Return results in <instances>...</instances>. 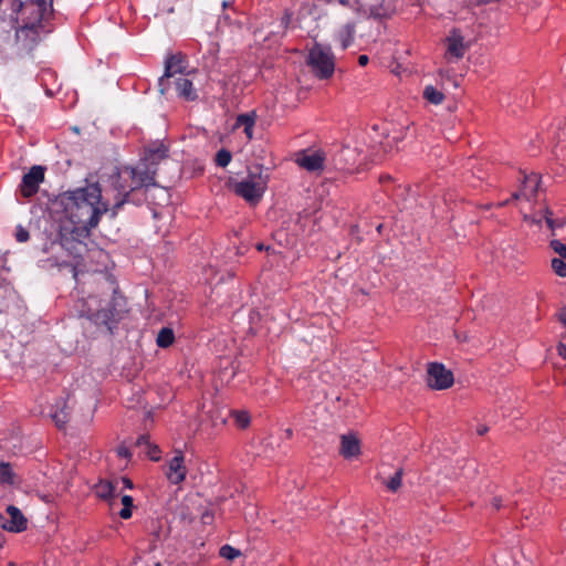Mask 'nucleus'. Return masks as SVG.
I'll return each mask as SVG.
<instances>
[{
  "instance_id": "f257e3e1",
  "label": "nucleus",
  "mask_w": 566,
  "mask_h": 566,
  "mask_svg": "<svg viewBox=\"0 0 566 566\" xmlns=\"http://www.w3.org/2000/svg\"><path fill=\"white\" fill-rule=\"evenodd\" d=\"M64 211V220L60 224L62 239L81 241L88 237L101 217L108 211L107 203L102 201V190L97 184L64 192L59 199Z\"/></svg>"
},
{
  "instance_id": "f03ea898",
  "label": "nucleus",
  "mask_w": 566,
  "mask_h": 566,
  "mask_svg": "<svg viewBox=\"0 0 566 566\" xmlns=\"http://www.w3.org/2000/svg\"><path fill=\"white\" fill-rule=\"evenodd\" d=\"M169 164L168 148L160 143L146 148L145 156L137 166L120 167L113 179L114 189L117 191L112 208L113 216L128 201L132 191L156 186V177L159 176L163 167Z\"/></svg>"
},
{
  "instance_id": "7ed1b4c3",
  "label": "nucleus",
  "mask_w": 566,
  "mask_h": 566,
  "mask_svg": "<svg viewBox=\"0 0 566 566\" xmlns=\"http://www.w3.org/2000/svg\"><path fill=\"white\" fill-rule=\"evenodd\" d=\"M307 65L319 80L332 77L335 71V57L331 46L316 42L308 51Z\"/></svg>"
},
{
  "instance_id": "20e7f679",
  "label": "nucleus",
  "mask_w": 566,
  "mask_h": 566,
  "mask_svg": "<svg viewBox=\"0 0 566 566\" xmlns=\"http://www.w3.org/2000/svg\"><path fill=\"white\" fill-rule=\"evenodd\" d=\"M188 61L185 54L178 52L168 54L165 60L164 75L158 80L159 92L165 95L171 91L172 80L189 75Z\"/></svg>"
},
{
  "instance_id": "39448f33",
  "label": "nucleus",
  "mask_w": 566,
  "mask_h": 566,
  "mask_svg": "<svg viewBox=\"0 0 566 566\" xmlns=\"http://www.w3.org/2000/svg\"><path fill=\"white\" fill-rule=\"evenodd\" d=\"M427 385L436 390H444L453 385V374L440 363H430L427 368Z\"/></svg>"
},
{
  "instance_id": "423d86ee",
  "label": "nucleus",
  "mask_w": 566,
  "mask_h": 566,
  "mask_svg": "<svg viewBox=\"0 0 566 566\" xmlns=\"http://www.w3.org/2000/svg\"><path fill=\"white\" fill-rule=\"evenodd\" d=\"M357 4L356 12L365 17L381 19L389 17L392 12L390 6L385 4V0H354Z\"/></svg>"
},
{
  "instance_id": "0eeeda50",
  "label": "nucleus",
  "mask_w": 566,
  "mask_h": 566,
  "mask_svg": "<svg viewBox=\"0 0 566 566\" xmlns=\"http://www.w3.org/2000/svg\"><path fill=\"white\" fill-rule=\"evenodd\" d=\"M234 192L249 203L255 205L261 200L264 187L254 178H248L234 185Z\"/></svg>"
},
{
  "instance_id": "6e6552de",
  "label": "nucleus",
  "mask_w": 566,
  "mask_h": 566,
  "mask_svg": "<svg viewBox=\"0 0 566 566\" xmlns=\"http://www.w3.org/2000/svg\"><path fill=\"white\" fill-rule=\"evenodd\" d=\"M45 169L42 166H33L23 175L20 185L21 195L30 198L39 191L40 184L44 180Z\"/></svg>"
},
{
  "instance_id": "1a4fd4ad",
  "label": "nucleus",
  "mask_w": 566,
  "mask_h": 566,
  "mask_svg": "<svg viewBox=\"0 0 566 566\" xmlns=\"http://www.w3.org/2000/svg\"><path fill=\"white\" fill-rule=\"evenodd\" d=\"M539 182V175L535 172L525 174L520 190L512 193L511 200H518L521 198L527 201L532 200L537 195Z\"/></svg>"
},
{
  "instance_id": "9d476101",
  "label": "nucleus",
  "mask_w": 566,
  "mask_h": 566,
  "mask_svg": "<svg viewBox=\"0 0 566 566\" xmlns=\"http://www.w3.org/2000/svg\"><path fill=\"white\" fill-rule=\"evenodd\" d=\"M296 163L307 171H321L324 169L325 154L322 150H303L297 155Z\"/></svg>"
},
{
  "instance_id": "9b49d317",
  "label": "nucleus",
  "mask_w": 566,
  "mask_h": 566,
  "mask_svg": "<svg viewBox=\"0 0 566 566\" xmlns=\"http://www.w3.org/2000/svg\"><path fill=\"white\" fill-rule=\"evenodd\" d=\"M186 474L185 457L178 451L168 462L166 476L170 483L179 484L186 479Z\"/></svg>"
},
{
  "instance_id": "f8f14e48",
  "label": "nucleus",
  "mask_w": 566,
  "mask_h": 566,
  "mask_svg": "<svg viewBox=\"0 0 566 566\" xmlns=\"http://www.w3.org/2000/svg\"><path fill=\"white\" fill-rule=\"evenodd\" d=\"M95 302V297L90 296L87 300L88 307L87 310L81 312V316L87 317L95 324H108L112 319H114L115 313L113 307L106 306L101 308H92L91 305Z\"/></svg>"
},
{
  "instance_id": "ddd939ff",
  "label": "nucleus",
  "mask_w": 566,
  "mask_h": 566,
  "mask_svg": "<svg viewBox=\"0 0 566 566\" xmlns=\"http://www.w3.org/2000/svg\"><path fill=\"white\" fill-rule=\"evenodd\" d=\"M447 55L460 60L464 56L468 45L464 44V38L459 29H452L446 39Z\"/></svg>"
},
{
  "instance_id": "4468645a",
  "label": "nucleus",
  "mask_w": 566,
  "mask_h": 566,
  "mask_svg": "<svg viewBox=\"0 0 566 566\" xmlns=\"http://www.w3.org/2000/svg\"><path fill=\"white\" fill-rule=\"evenodd\" d=\"M549 248L558 255L551 261L552 270L557 276L566 277V244L553 239L549 241Z\"/></svg>"
},
{
  "instance_id": "2eb2a0df",
  "label": "nucleus",
  "mask_w": 566,
  "mask_h": 566,
  "mask_svg": "<svg viewBox=\"0 0 566 566\" xmlns=\"http://www.w3.org/2000/svg\"><path fill=\"white\" fill-rule=\"evenodd\" d=\"M186 76H179L172 80L171 90L174 88L176 95L186 99L195 101L197 98L196 90L193 88L192 81Z\"/></svg>"
},
{
  "instance_id": "dca6fc26",
  "label": "nucleus",
  "mask_w": 566,
  "mask_h": 566,
  "mask_svg": "<svg viewBox=\"0 0 566 566\" xmlns=\"http://www.w3.org/2000/svg\"><path fill=\"white\" fill-rule=\"evenodd\" d=\"M6 513L8 517V525H6L8 531L22 532L27 528V518L17 506L9 505Z\"/></svg>"
},
{
  "instance_id": "f3484780",
  "label": "nucleus",
  "mask_w": 566,
  "mask_h": 566,
  "mask_svg": "<svg viewBox=\"0 0 566 566\" xmlns=\"http://www.w3.org/2000/svg\"><path fill=\"white\" fill-rule=\"evenodd\" d=\"M187 137L192 140V146L207 150L211 144L209 132L202 127H189L187 130Z\"/></svg>"
},
{
  "instance_id": "a211bd4d",
  "label": "nucleus",
  "mask_w": 566,
  "mask_h": 566,
  "mask_svg": "<svg viewBox=\"0 0 566 566\" xmlns=\"http://www.w3.org/2000/svg\"><path fill=\"white\" fill-rule=\"evenodd\" d=\"M339 452L345 459L357 457L360 453L359 440L353 434H343Z\"/></svg>"
},
{
  "instance_id": "6ab92c4d",
  "label": "nucleus",
  "mask_w": 566,
  "mask_h": 566,
  "mask_svg": "<svg viewBox=\"0 0 566 566\" xmlns=\"http://www.w3.org/2000/svg\"><path fill=\"white\" fill-rule=\"evenodd\" d=\"M117 484L118 482L99 481L94 488L95 494L102 500L109 501L117 496Z\"/></svg>"
},
{
  "instance_id": "aec40b11",
  "label": "nucleus",
  "mask_w": 566,
  "mask_h": 566,
  "mask_svg": "<svg viewBox=\"0 0 566 566\" xmlns=\"http://www.w3.org/2000/svg\"><path fill=\"white\" fill-rule=\"evenodd\" d=\"M356 33V24L355 22H347L342 29L337 32V40L339 41L342 49L346 50L354 42Z\"/></svg>"
},
{
  "instance_id": "412c9836",
  "label": "nucleus",
  "mask_w": 566,
  "mask_h": 566,
  "mask_svg": "<svg viewBox=\"0 0 566 566\" xmlns=\"http://www.w3.org/2000/svg\"><path fill=\"white\" fill-rule=\"evenodd\" d=\"M255 113H244L240 114L237 119L234 127H243L244 134L247 135L248 139H252L253 137V127L255 124Z\"/></svg>"
},
{
  "instance_id": "4be33fe9",
  "label": "nucleus",
  "mask_w": 566,
  "mask_h": 566,
  "mask_svg": "<svg viewBox=\"0 0 566 566\" xmlns=\"http://www.w3.org/2000/svg\"><path fill=\"white\" fill-rule=\"evenodd\" d=\"M233 359L230 356L220 357L219 359V377L223 381H229L235 375V368L233 366Z\"/></svg>"
},
{
  "instance_id": "5701e85b",
  "label": "nucleus",
  "mask_w": 566,
  "mask_h": 566,
  "mask_svg": "<svg viewBox=\"0 0 566 566\" xmlns=\"http://www.w3.org/2000/svg\"><path fill=\"white\" fill-rule=\"evenodd\" d=\"M553 214L554 213L549 208H545L543 211V218L554 234L556 229H560L565 226L566 220L565 218H553Z\"/></svg>"
},
{
  "instance_id": "b1692460",
  "label": "nucleus",
  "mask_w": 566,
  "mask_h": 566,
  "mask_svg": "<svg viewBox=\"0 0 566 566\" xmlns=\"http://www.w3.org/2000/svg\"><path fill=\"white\" fill-rule=\"evenodd\" d=\"M229 416L233 418L234 424L239 429H247L251 422V417L245 410H230Z\"/></svg>"
},
{
  "instance_id": "393cba45",
  "label": "nucleus",
  "mask_w": 566,
  "mask_h": 566,
  "mask_svg": "<svg viewBox=\"0 0 566 566\" xmlns=\"http://www.w3.org/2000/svg\"><path fill=\"white\" fill-rule=\"evenodd\" d=\"M175 340L174 331L169 327H163L157 335L156 343L160 348H167L172 345Z\"/></svg>"
},
{
  "instance_id": "a878e982",
  "label": "nucleus",
  "mask_w": 566,
  "mask_h": 566,
  "mask_svg": "<svg viewBox=\"0 0 566 566\" xmlns=\"http://www.w3.org/2000/svg\"><path fill=\"white\" fill-rule=\"evenodd\" d=\"M423 97L434 105L441 104L444 99L443 93L431 85L424 87Z\"/></svg>"
},
{
  "instance_id": "bb28decb",
  "label": "nucleus",
  "mask_w": 566,
  "mask_h": 566,
  "mask_svg": "<svg viewBox=\"0 0 566 566\" xmlns=\"http://www.w3.org/2000/svg\"><path fill=\"white\" fill-rule=\"evenodd\" d=\"M120 502L123 504V509L118 512V515L123 520H128L132 517L133 514V506H134V500L130 495H123L120 497Z\"/></svg>"
},
{
  "instance_id": "cd10ccee",
  "label": "nucleus",
  "mask_w": 566,
  "mask_h": 566,
  "mask_svg": "<svg viewBox=\"0 0 566 566\" xmlns=\"http://www.w3.org/2000/svg\"><path fill=\"white\" fill-rule=\"evenodd\" d=\"M219 555L220 557L227 559V560H233L235 559L237 557L241 556L242 553L240 549L231 546V545H223L220 547L219 549Z\"/></svg>"
},
{
  "instance_id": "c85d7f7f",
  "label": "nucleus",
  "mask_w": 566,
  "mask_h": 566,
  "mask_svg": "<svg viewBox=\"0 0 566 566\" xmlns=\"http://www.w3.org/2000/svg\"><path fill=\"white\" fill-rule=\"evenodd\" d=\"M13 471L9 463H0V483L13 484Z\"/></svg>"
},
{
  "instance_id": "c756f323",
  "label": "nucleus",
  "mask_w": 566,
  "mask_h": 566,
  "mask_svg": "<svg viewBox=\"0 0 566 566\" xmlns=\"http://www.w3.org/2000/svg\"><path fill=\"white\" fill-rule=\"evenodd\" d=\"M403 470L398 469L395 474L386 482V486L390 492H397L401 486Z\"/></svg>"
},
{
  "instance_id": "7c9ffc66",
  "label": "nucleus",
  "mask_w": 566,
  "mask_h": 566,
  "mask_svg": "<svg viewBox=\"0 0 566 566\" xmlns=\"http://www.w3.org/2000/svg\"><path fill=\"white\" fill-rule=\"evenodd\" d=\"M232 159V154L226 148L220 149L214 156V163L219 167H227Z\"/></svg>"
},
{
  "instance_id": "2f4dec72",
  "label": "nucleus",
  "mask_w": 566,
  "mask_h": 566,
  "mask_svg": "<svg viewBox=\"0 0 566 566\" xmlns=\"http://www.w3.org/2000/svg\"><path fill=\"white\" fill-rule=\"evenodd\" d=\"M52 419L59 428H63L65 423L69 421V413L65 411V407L60 411H55L52 415Z\"/></svg>"
},
{
  "instance_id": "473e14b6",
  "label": "nucleus",
  "mask_w": 566,
  "mask_h": 566,
  "mask_svg": "<svg viewBox=\"0 0 566 566\" xmlns=\"http://www.w3.org/2000/svg\"><path fill=\"white\" fill-rule=\"evenodd\" d=\"M145 452L153 461H158L160 459V450L158 446L153 444L151 442L145 448Z\"/></svg>"
},
{
  "instance_id": "72a5a7b5",
  "label": "nucleus",
  "mask_w": 566,
  "mask_h": 566,
  "mask_svg": "<svg viewBox=\"0 0 566 566\" xmlns=\"http://www.w3.org/2000/svg\"><path fill=\"white\" fill-rule=\"evenodd\" d=\"M30 238V234H29V231L27 229H24L23 227L19 226L17 227V231H15V239L18 242H27Z\"/></svg>"
},
{
  "instance_id": "f704fd0d",
  "label": "nucleus",
  "mask_w": 566,
  "mask_h": 566,
  "mask_svg": "<svg viewBox=\"0 0 566 566\" xmlns=\"http://www.w3.org/2000/svg\"><path fill=\"white\" fill-rule=\"evenodd\" d=\"M149 436L148 434H142L139 436L135 441V447L144 449L149 446Z\"/></svg>"
},
{
  "instance_id": "c9c22d12",
  "label": "nucleus",
  "mask_w": 566,
  "mask_h": 566,
  "mask_svg": "<svg viewBox=\"0 0 566 566\" xmlns=\"http://www.w3.org/2000/svg\"><path fill=\"white\" fill-rule=\"evenodd\" d=\"M116 453L118 457L124 458V459H130V457H132V452H130L129 448L125 444H120L116 449Z\"/></svg>"
},
{
  "instance_id": "e433bc0d",
  "label": "nucleus",
  "mask_w": 566,
  "mask_h": 566,
  "mask_svg": "<svg viewBox=\"0 0 566 566\" xmlns=\"http://www.w3.org/2000/svg\"><path fill=\"white\" fill-rule=\"evenodd\" d=\"M557 319L559 323H562L564 326H566V305L563 306L558 313L556 314Z\"/></svg>"
},
{
  "instance_id": "4c0bfd02",
  "label": "nucleus",
  "mask_w": 566,
  "mask_h": 566,
  "mask_svg": "<svg viewBox=\"0 0 566 566\" xmlns=\"http://www.w3.org/2000/svg\"><path fill=\"white\" fill-rule=\"evenodd\" d=\"M231 23V17L229 13H222L219 15V19H218V25H222V24H230Z\"/></svg>"
},
{
  "instance_id": "58836bf2",
  "label": "nucleus",
  "mask_w": 566,
  "mask_h": 566,
  "mask_svg": "<svg viewBox=\"0 0 566 566\" xmlns=\"http://www.w3.org/2000/svg\"><path fill=\"white\" fill-rule=\"evenodd\" d=\"M334 2H338L339 4L348 7L356 11L357 4L354 2V0H334Z\"/></svg>"
},
{
  "instance_id": "ea45409f",
  "label": "nucleus",
  "mask_w": 566,
  "mask_h": 566,
  "mask_svg": "<svg viewBox=\"0 0 566 566\" xmlns=\"http://www.w3.org/2000/svg\"><path fill=\"white\" fill-rule=\"evenodd\" d=\"M558 138L566 139V118L563 120L562 125L558 127Z\"/></svg>"
},
{
  "instance_id": "a19ab883",
  "label": "nucleus",
  "mask_w": 566,
  "mask_h": 566,
  "mask_svg": "<svg viewBox=\"0 0 566 566\" xmlns=\"http://www.w3.org/2000/svg\"><path fill=\"white\" fill-rule=\"evenodd\" d=\"M117 482L118 483L120 482L125 489H133L134 488L133 481L130 479L126 478V476L120 478V480L117 481Z\"/></svg>"
},
{
  "instance_id": "79ce46f5",
  "label": "nucleus",
  "mask_w": 566,
  "mask_h": 566,
  "mask_svg": "<svg viewBox=\"0 0 566 566\" xmlns=\"http://www.w3.org/2000/svg\"><path fill=\"white\" fill-rule=\"evenodd\" d=\"M557 353L558 355L566 360V345L563 343H559L557 345Z\"/></svg>"
},
{
  "instance_id": "37998d69",
  "label": "nucleus",
  "mask_w": 566,
  "mask_h": 566,
  "mask_svg": "<svg viewBox=\"0 0 566 566\" xmlns=\"http://www.w3.org/2000/svg\"><path fill=\"white\" fill-rule=\"evenodd\" d=\"M491 505L495 511H499L502 507V500L500 497H494Z\"/></svg>"
},
{
  "instance_id": "c03bdc74",
  "label": "nucleus",
  "mask_w": 566,
  "mask_h": 566,
  "mask_svg": "<svg viewBox=\"0 0 566 566\" xmlns=\"http://www.w3.org/2000/svg\"><path fill=\"white\" fill-rule=\"evenodd\" d=\"M8 525V517H7V513H1L0 512V526L4 530H7V526Z\"/></svg>"
},
{
  "instance_id": "a18cd8bd",
  "label": "nucleus",
  "mask_w": 566,
  "mask_h": 566,
  "mask_svg": "<svg viewBox=\"0 0 566 566\" xmlns=\"http://www.w3.org/2000/svg\"><path fill=\"white\" fill-rule=\"evenodd\" d=\"M368 62H369V57L367 55L361 54L358 56V64L360 66H366L368 64Z\"/></svg>"
},
{
  "instance_id": "49530a36",
  "label": "nucleus",
  "mask_w": 566,
  "mask_h": 566,
  "mask_svg": "<svg viewBox=\"0 0 566 566\" xmlns=\"http://www.w3.org/2000/svg\"><path fill=\"white\" fill-rule=\"evenodd\" d=\"M290 21H291V14L286 12V13L283 15V18H282V21H281V22H282V24H283L284 27H287V25H289V23H290Z\"/></svg>"
},
{
  "instance_id": "de8ad7c7",
  "label": "nucleus",
  "mask_w": 566,
  "mask_h": 566,
  "mask_svg": "<svg viewBox=\"0 0 566 566\" xmlns=\"http://www.w3.org/2000/svg\"><path fill=\"white\" fill-rule=\"evenodd\" d=\"M488 427L486 426H479L478 429H476V432L479 436H483L488 432Z\"/></svg>"
},
{
  "instance_id": "09e8293b",
  "label": "nucleus",
  "mask_w": 566,
  "mask_h": 566,
  "mask_svg": "<svg viewBox=\"0 0 566 566\" xmlns=\"http://www.w3.org/2000/svg\"><path fill=\"white\" fill-rule=\"evenodd\" d=\"M232 496H233V492L229 490V491H227V494L219 496L218 502H222L226 499L232 497Z\"/></svg>"
},
{
  "instance_id": "8fccbe9b",
  "label": "nucleus",
  "mask_w": 566,
  "mask_h": 566,
  "mask_svg": "<svg viewBox=\"0 0 566 566\" xmlns=\"http://www.w3.org/2000/svg\"><path fill=\"white\" fill-rule=\"evenodd\" d=\"M71 271L73 273V277L76 280L78 275V269L77 265H71Z\"/></svg>"
},
{
  "instance_id": "3c124183",
  "label": "nucleus",
  "mask_w": 566,
  "mask_h": 566,
  "mask_svg": "<svg viewBox=\"0 0 566 566\" xmlns=\"http://www.w3.org/2000/svg\"><path fill=\"white\" fill-rule=\"evenodd\" d=\"M231 6H232V2H231V1H227V0L222 1V8H223V10H226L227 8H229V7H231Z\"/></svg>"
},
{
  "instance_id": "603ef678",
  "label": "nucleus",
  "mask_w": 566,
  "mask_h": 566,
  "mask_svg": "<svg viewBox=\"0 0 566 566\" xmlns=\"http://www.w3.org/2000/svg\"><path fill=\"white\" fill-rule=\"evenodd\" d=\"M256 249H258L259 251H263V250H268L269 248H266L263 243H259V244L256 245Z\"/></svg>"
},
{
  "instance_id": "864d4df0",
  "label": "nucleus",
  "mask_w": 566,
  "mask_h": 566,
  "mask_svg": "<svg viewBox=\"0 0 566 566\" xmlns=\"http://www.w3.org/2000/svg\"><path fill=\"white\" fill-rule=\"evenodd\" d=\"M495 0H478V3L480 4H488V3H491V2H494Z\"/></svg>"
},
{
  "instance_id": "5fc2aeb1",
  "label": "nucleus",
  "mask_w": 566,
  "mask_h": 566,
  "mask_svg": "<svg viewBox=\"0 0 566 566\" xmlns=\"http://www.w3.org/2000/svg\"><path fill=\"white\" fill-rule=\"evenodd\" d=\"M507 203H509V200H506V201H502V202H499V203H497V206H499V207H503V206H505V205H507Z\"/></svg>"
},
{
  "instance_id": "6e6d98bb",
  "label": "nucleus",
  "mask_w": 566,
  "mask_h": 566,
  "mask_svg": "<svg viewBox=\"0 0 566 566\" xmlns=\"http://www.w3.org/2000/svg\"><path fill=\"white\" fill-rule=\"evenodd\" d=\"M391 139H392L394 142H398V140H401V137H400V136H394Z\"/></svg>"
},
{
  "instance_id": "4d7b16f0",
  "label": "nucleus",
  "mask_w": 566,
  "mask_h": 566,
  "mask_svg": "<svg viewBox=\"0 0 566 566\" xmlns=\"http://www.w3.org/2000/svg\"><path fill=\"white\" fill-rule=\"evenodd\" d=\"M220 420H221V423H222V424H226V423H227V418H220Z\"/></svg>"
},
{
  "instance_id": "13d9d810",
  "label": "nucleus",
  "mask_w": 566,
  "mask_h": 566,
  "mask_svg": "<svg viewBox=\"0 0 566 566\" xmlns=\"http://www.w3.org/2000/svg\"><path fill=\"white\" fill-rule=\"evenodd\" d=\"M286 434H287V437H291V436H292V430H291V429H287V430H286Z\"/></svg>"
},
{
  "instance_id": "bf43d9fd",
  "label": "nucleus",
  "mask_w": 566,
  "mask_h": 566,
  "mask_svg": "<svg viewBox=\"0 0 566 566\" xmlns=\"http://www.w3.org/2000/svg\"><path fill=\"white\" fill-rule=\"evenodd\" d=\"M327 2H334V0H326Z\"/></svg>"
}]
</instances>
